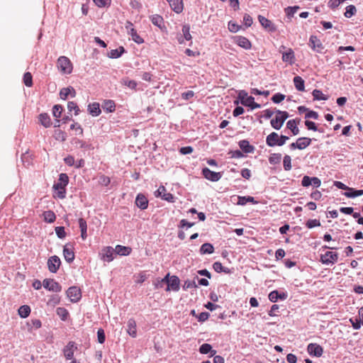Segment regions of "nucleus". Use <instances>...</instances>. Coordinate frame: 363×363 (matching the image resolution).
Instances as JSON below:
<instances>
[{
    "label": "nucleus",
    "mask_w": 363,
    "mask_h": 363,
    "mask_svg": "<svg viewBox=\"0 0 363 363\" xmlns=\"http://www.w3.org/2000/svg\"><path fill=\"white\" fill-rule=\"evenodd\" d=\"M69 177L65 174L62 173L59 176L58 182L53 185V188L57 191V196L58 198L63 199L66 196L65 187L68 184Z\"/></svg>",
    "instance_id": "obj_1"
},
{
    "label": "nucleus",
    "mask_w": 363,
    "mask_h": 363,
    "mask_svg": "<svg viewBox=\"0 0 363 363\" xmlns=\"http://www.w3.org/2000/svg\"><path fill=\"white\" fill-rule=\"evenodd\" d=\"M238 97L241 101V104L245 106H249L252 109L260 108V104L255 102L254 97L248 96L245 91H240Z\"/></svg>",
    "instance_id": "obj_2"
},
{
    "label": "nucleus",
    "mask_w": 363,
    "mask_h": 363,
    "mask_svg": "<svg viewBox=\"0 0 363 363\" xmlns=\"http://www.w3.org/2000/svg\"><path fill=\"white\" fill-rule=\"evenodd\" d=\"M57 65V68L63 74H70L73 69L71 61L65 56H61L58 58Z\"/></svg>",
    "instance_id": "obj_3"
},
{
    "label": "nucleus",
    "mask_w": 363,
    "mask_h": 363,
    "mask_svg": "<svg viewBox=\"0 0 363 363\" xmlns=\"http://www.w3.org/2000/svg\"><path fill=\"white\" fill-rule=\"evenodd\" d=\"M125 27L134 42L138 44L144 43V40L138 34L136 30L133 28V24L130 21H127Z\"/></svg>",
    "instance_id": "obj_4"
},
{
    "label": "nucleus",
    "mask_w": 363,
    "mask_h": 363,
    "mask_svg": "<svg viewBox=\"0 0 363 363\" xmlns=\"http://www.w3.org/2000/svg\"><path fill=\"white\" fill-rule=\"evenodd\" d=\"M66 294L70 301L73 303L78 302L82 297L81 289L75 286L69 287Z\"/></svg>",
    "instance_id": "obj_5"
},
{
    "label": "nucleus",
    "mask_w": 363,
    "mask_h": 363,
    "mask_svg": "<svg viewBox=\"0 0 363 363\" xmlns=\"http://www.w3.org/2000/svg\"><path fill=\"white\" fill-rule=\"evenodd\" d=\"M311 138L303 137V138H298L296 142L292 143L289 147H290L291 150H295V149L303 150V149L306 148L307 147H308L311 145Z\"/></svg>",
    "instance_id": "obj_6"
},
{
    "label": "nucleus",
    "mask_w": 363,
    "mask_h": 363,
    "mask_svg": "<svg viewBox=\"0 0 363 363\" xmlns=\"http://www.w3.org/2000/svg\"><path fill=\"white\" fill-rule=\"evenodd\" d=\"M43 287L50 291L60 292L62 291L61 285L54 279H45L43 282Z\"/></svg>",
    "instance_id": "obj_7"
},
{
    "label": "nucleus",
    "mask_w": 363,
    "mask_h": 363,
    "mask_svg": "<svg viewBox=\"0 0 363 363\" xmlns=\"http://www.w3.org/2000/svg\"><path fill=\"white\" fill-rule=\"evenodd\" d=\"M284 49V46H281L279 49V52L282 54V61L289 65H293L295 62V54L294 50L291 48H288L286 51L282 52L281 49Z\"/></svg>",
    "instance_id": "obj_8"
},
{
    "label": "nucleus",
    "mask_w": 363,
    "mask_h": 363,
    "mask_svg": "<svg viewBox=\"0 0 363 363\" xmlns=\"http://www.w3.org/2000/svg\"><path fill=\"white\" fill-rule=\"evenodd\" d=\"M337 253L331 251H328L320 256V262L325 264H334L337 261Z\"/></svg>",
    "instance_id": "obj_9"
},
{
    "label": "nucleus",
    "mask_w": 363,
    "mask_h": 363,
    "mask_svg": "<svg viewBox=\"0 0 363 363\" xmlns=\"http://www.w3.org/2000/svg\"><path fill=\"white\" fill-rule=\"evenodd\" d=\"M77 350L76 343L70 341L63 349V354L66 359H72L74 358V353Z\"/></svg>",
    "instance_id": "obj_10"
},
{
    "label": "nucleus",
    "mask_w": 363,
    "mask_h": 363,
    "mask_svg": "<svg viewBox=\"0 0 363 363\" xmlns=\"http://www.w3.org/2000/svg\"><path fill=\"white\" fill-rule=\"evenodd\" d=\"M60 264V259L56 255L50 257L48 260V267L49 271L52 273H56Z\"/></svg>",
    "instance_id": "obj_11"
},
{
    "label": "nucleus",
    "mask_w": 363,
    "mask_h": 363,
    "mask_svg": "<svg viewBox=\"0 0 363 363\" xmlns=\"http://www.w3.org/2000/svg\"><path fill=\"white\" fill-rule=\"evenodd\" d=\"M202 174L206 179H208L211 182H217L222 177L220 172H213L208 167H205L202 169Z\"/></svg>",
    "instance_id": "obj_12"
},
{
    "label": "nucleus",
    "mask_w": 363,
    "mask_h": 363,
    "mask_svg": "<svg viewBox=\"0 0 363 363\" xmlns=\"http://www.w3.org/2000/svg\"><path fill=\"white\" fill-rule=\"evenodd\" d=\"M114 250L112 247H105L100 253L101 259L104 262H110L113 259Z\"/></svg>",
    "instance_id": "obj_13"
},
{
    "label": "nucleus",
    "mask_w": 363,
    "mask_h": 363,
    "mask_svg": "<svg viewBox=\"0 0 363 363\" xmlns=\"http://www.w3.org/2000/svg\"><path fill=\"white\" fill-rule=\"evenodd\" d=\"M63 255L65 260L71 263L74 259V252L73 245L71 244H66L63 249Z\"/></svg>",
    "instance_id": "obj_14"
},
{
    "label": "nucleus",
    "mask_w": 363,
    "mask_h": 363,
    "mask_svg": "<svg viewBox=\"0 0 363 363\" xmlns=\"http://www.w3.org/2000/svg\"><path fill=\"white\" fill-rule=\"evenodd\" d=\"M307 350L311 355H313L318 357L322 356L323 352V347L316 343H310L308 345Z\"/></svg>",
    "instance_id": "obj_15"
},
{
    "label": "nucleus",
    "mask_w": 363,
    "mask_h": 363,
    "mask_svg": "<svg viewBox=\"0 0 363 363\" xmlns=\"http://www.w3.org/2000/svg\"><path fill=\"white\" fill-rule=\"evenodd\" d=\"M179 284L180 281L178 277L173 275L169 278L166 291H169L172 290L178 291L179 290Z\"/></svg>",
    "instance_id": "obj_16"
},
{
    "label": "nucleus",
    "mask_w": 363,
    "mask_h": 363,
    "mask_svg": "<svg viewBox=\"0 0 363 363\" xmlns=\"http://www.w3.org/2000/svg\"><path fill=\"white\" fill-rule=\"evenodd\" d=\"M234 42L240 47L250 50L252 47L250 41L245 37L243 36H235L234 38Z\"/></svg>",
    "instance_id": "obj_17"
},
{
    "label": "nucleus",
    "mask_w": 363,
    "mask_h": 363,
    "mask_svg": "<svg viewBox=\"0 0 363 363\" xmlns=\"http://www.w3.org/2000/svg\"><path fill=\"white\" fill-rule=\"evenodd\" d=\"M309 45L313 50H316L317 52H321L323 49V46L320 40L315 35L311 36L309 39Z\"/></svg>",
    "instance_id": "obj_18"
},
{
    "label": "nucleus",
    "mask_w": 363,
    "mask_h": 363,
    "mask_svg": "<svg viewBox=\"0 0 363 363\" xmlns=\"http://www.w3.org/2000/svg\"><path fill=\"white\" fill-rule=\"evenodd\" d=\"M135 204L140 209L145 210L148 206V200L145 195L139 194L135 199Z\"/></svg>",
    "instance_id": "obj_19"
},
{
    "label": "nucleus",
    "mask_w": 363,
    "mask_h": 363,
    "mask_svg": "<svg viewBox=\"0 0 363 363\" xmlns=\"http://www.w3.org/2000/svg\"><path fill=\"white\" fill-rule=\"evenodd\" d=\"M300 119H292L288 121L286 123V127L289 128L294 135H296L299 133V129L298 128V124L300 123Z\"/></svg>",
    "instance_id": "obj_20"
},
{
    "label": "nucleus",
    "mask_w": 363,
    "mask_h": 363,
    "mask_svg": "<svg viewBox=\"0 0 363 363\" xmlns=\"http://www.w3.org/2000/svg\"><path fill=\"white\" fill-rule=\"evenodd\" d=\"M266 143L269 147L278 146L279 143V135L275 132H272L269 134L266 138Z\"/></svg>",
    "instance_id": "obj_21"
},
{
    "label": "nucleus",
    "mask_w": 363,
    "mask_h": 363,
    "mask_svg": "<svg viewBox=\"0 0 363 363\" xmlns=\"http://www.w3.org/2000/svg\"><path fill=\"white\" fill-rule=\"evenodd\" d=\"M127 333L132 337H135L137 336V325H136V322L133 318H130L128 321Z\"/></svg>",
    "instance_id": "obj_22"
},
{
    "label": "nucleus",
    "mask_w": 363,
    "mask_h": 363,
    "mask_svg": "<svg viewBox=\"0 0 363 363\" xmlns=\"http://www.w3.org/2000/svg\"><path fill=\"white\" fill-rule=\"evenodd\" d=\"M258 20L264 28L269 31H275L276 28L271 21L261 15L258 16Z\"/></svg>",
    "instance_id": "obj_23"
},
{
    "label": "nucleus",
    "mask_w": 363,
    "mask_h": 363,
    "mask_svg": "<svg viewBox=\"0 0 363 363\" xmlns=\"http://www.w3.org/2000/svg\"><path fill=\"white\" fill-rule=\"evenodd\" d=\"M174 11L180 13L184 9L182 0H167Z\"/></svg>",
    "instance_id": "obj_24"
},
{
    "label": "nucleus",
    "mask_w": 363,
    "mask_h": 363,
    "mask_svg": "<svg viewBox=\"0 0 363 363\" xmlns=\"http://www.w3.org/2000/svg\"><path fill=\"white\" fill-rule=\"evenodd\" d=\"M69 95H71L72 97L75 96L76 91L74 88L69 86L67 88H63L60 90V96L62 99L65 100Z\"/></svg>",
    "instance_id": "obj_25"
},
{
    "label": "nucleus",
    "mask_w": 363,
    "mask_h": 363,
    "mask_svg": "<svg viewBox=\"0 0 363 363\" xmlns=\"http://www.w3.org/2000/svg\"><path fill=\"white\" fill-rule=\"evenodd\" d=\"M79 225L81 230V237L82 240H86L87 238V224L86 221L84 218H79Z\"/></svg>",
    "instance_id": "obj_26"
},
{
    "label": "nucleus",
    "mask_w": 363,
    "mask_h": 363,
    "mask_svg": "<svg viewBox=\"0 0 363 363\" xmlns=\"http://www.w3.org/2000/svg\"><path fill=\"white\" fill-rule=\"evenodd\" d=\"M39 121L45 128H49L52 125L51 119L48 113L40 114Z\"/></svg>",
    "instance_id": "obj_27"
},
{
    "label": "nucleus",
    "mask_w": 363,
    "mask_h": 363,
    "mask_svg": "<svg viewBox=\"0 0 363 363\" xmlns=\"http://www.w3.org/2000/svg\"><path fill=\"white\" fill-rule=\"evenodd\" d=\"M239 146L246 153H251L254 151V147L246 140H240Z\"/></svg>",
    "instance_id": "obj_28"
},
{
    "label": "nucleus",
    "mask_w": 363,
    "mask_h": 363,
    "mask_svg": "<svg viewBox=\"0 0 363 363\" xmlns=\"http://www.w3.org/2000/svg\"><path fill=\"white\" fill-rule=\"evenodd\" d=\"M88 111L91 115L93 116H97L101 113V109L99 104L98 103H93L91 104H89L88 106Z\"/></svg>",
    "instance_id": "obj_29"
},
{
    "label": "nucleus",
    "mask_w": 363,
    "mask_h": 363,
    "mask_svg": "<svg viewBox=\"0 0 363 363\" xmlns=\"http://www.w3.org/2000/svg\"><path fill=\"white\" fill-rule=\"evenodd\" d=\"M199 352L201 354H208V352H211V357L214 356L216 354V351L212 350L211 345L208 343H204L201 345L199 347Z\"/></svg>",
    "instance_id": "obj_30"
},
{
    "label": "nucleus",
    "mask_w": 363,
    "mask_h": 363,
    "mask_svg": "<svg viewBox=\"0 0 363 363\" xmlns=\"http://www.w3.org/2000/svg\"><path fill=\"white\" fill-rule=\"evenodd\" d=\"M102 108L104 111L108 113H112L115 111L116 105L113 101L112 100H106L102 104Z\"/></svg>",
    "instance_id": "obj_31"
},
{
    "label": "nucleus",
    "mask_w": 363,
    "mask_h": 363,
    "mask_svg": "<svg viewBox=\"0 0 363 363\" xmlns=\"http://www.w3.org/2000/svg\"><path fill=\"white\" fill-rule=\"evenodd\" d=\"M116 253L120 255L125 256L130 254L132 250L129 247L122 246V245H116Z\"/></svg>",
    "instance_id": "obj_32"
},
{
    "label": "nucleus",
    "mask_w": 363,
    "mask_h": 363,
    "mask_svg": "<svg viewBox=\"0 0 363 363\" xmlns=\"http://www.w3.org/2000/svg\"><path fill=\"white\" fill-rule=\"evenodd\" d=\"M125 49L123 46H120L117 49L111 50L108 54V57L110 58H118L120 57L123 53H124Z\"/></svg>",
    "instance_id": "obj_33"
},
{
    "label": "nucleus",
    "mask_w": 363,
    "mask_h": 363,
    "mask_svg": "<svg viewBox=\"0 0 363 363\" xmlns=\"http://www.w3.org/2000/svg\"><path fill=\"white\" fill-rule=\"evenodd\" d=\"M18 313L23 318L28 317L30 313V306L28 305L21 306L18 310Z\"/></svg>",
    "instance_id": "obj_34"
},
{
    "label": "nucleus",
    "mask_w": 363,
    "mask_h": 363,
    "mask_svg": "<svg viewBox=\"0 0 363 363\" xmlns=\"http://www.w3.org/2000/svg\"><path fill=\"white\" fill-rule=\"evenodd\" d=\"M214 252L213 246L208 242L204 243L200 248V253L201 255L212 254Z\"/></svg>",
    "instance_id": "obj_35"
},
{
    "label": "nucleus",
    "mask_w": 363,
    "mask_h": 363,
    "mask_svg": "<svg viewBox=\"0 0 363 363\" xmlns=\"http://www.w3.org/2000/svg\"><path fill=\"white\" fill-rule=\"evenodd\" d=\"M294 84L296 89L300 91H303L305 89L304 80L299 76H296L294 78Z\"/></svg>",
    "instance_id": "obj_36"
},
{
    "label": "nucleus",
    "mask_w": 363,
    "mask_h": 363,
    "mask_svg": "<svg viewBox=\"0 0 363 363\" xmlns=\"http://www.w3.org/2000/svg\"><path fill=\"white\" fill-rule=\"evenodd\" d=\"M348 191H346L344 195L348 198H354L356 196H359L363 195V190H354L352 188H350L347 189Z\"/></svg>",
    "instance_id": "obj_37"
},
{
    "label": "nucleus",
    "mask_w": 363,
    "mask_h": 363,
    "mask_svg": "<svg viewBox=\"0 0 363 363\" xmlns=\"http://www.w3.org/2000/svg\"><path fill=\"white\" fill-rule=\"evenodd\" d=\"M43 216L44 220L47 223H53L56 219V216L52 211H45Z\"/></svg>",
    "instance_id": "obj_38"
},
{
    "label": "nucleus",
    "mask_w": 363,
    "mask_h": 363,
    "mask_svg": "<svg viewBox=\"0 0 363 363\" xmlns=\"http://www.w3.org/2000/svg\"><path fill=\"white\" fill-rule=\"evenodd\" d=\"M28 330L32 331L33 329H39L42 326V323L39 319H32L30 322L27 323Z\"/></svg>",
    "instance_id": "obj_39"
},
{
    "label": "nucleus",
    "mask_w": 363,
    "mask_h": 363,
    "mask_svg": "<svg viewBox=\"0 0 363 363\" xmlns=\"http://www.w3.org/2000/svg\"><path fill=\"white\" fill-rule=\"evenodd\" d=\"M271 125L273 128L276 130H279L282 127L284 124V121H282L278 116L277 114L276 117L271 120L270 121Z\"/></svg>",
    "instance_id": "obj_40"
},
{
    "label": "nucleus",
    "mask_w": 363,
    "mask_h": 363,
    "mask_svg": "<svg viewBox=\"0 0 363 363\" xmlns=\"http://www.w3.org/2000/svg\"><path fill=\"white\" fill-rule=\"evenodd\" d=\"M281 160V155L280 153H272L269 157V162L271 164H279Z\"/></svg>",
    "instance_id": "obj_41"
},
{
    "label": "nucleus",
    "mask_w": 363,
    "mask_h": 363,
    "mask_svg": "<svg viewBox=\"0 0 363 363\" xmlns=\"http://www.w3.org/2000/svg\"><path fill=\"white\" fill-rule=\"evenodd\" d=\"M151 22L155 25L158 26L159 28H161L162 26L164 24V20L162 17L160 15H153L150 18Z\"/></svg>",
    "instance_id": "obj_42"
},
{
    "label": "nucleus",
    "mask_w": 363,
    "mask_h": 363,
    "mask_svg": "<svg viewBox=\"0 0 363 363\" xmlns=\"http://www.w3.org/2000/svg\"><path fill=\"white\" fill-rule=\"evenodd\" d=\"M247 202H250V203H257V201H255V199L252 196H239L238 197V205L244 206Z\"/></svg>",
    "instance_id": "obj_43"
},
{
    "label": "nucleus",
    "mask_w": 363,
    "mask_h": 363,
    "mask_svg": "<svg viewBox=\"0 0 363 363\" xmlns=\"http://www.w3.org/2000/svg\"><path fill=\"white\" fill-rule=\"evenodd\" d=\"M56 313L57 314V315L62 320H66L68 315H69V312L65 308H62V307H59L56 309Z\"/></svg>",
    "instance_id": "obj_44"
},
{
    "label": "nucleus",
    "mask_w": 363,
    "mask_h": 363,
    "mask_svg": "<svg viewBox=\"0 0 363 363\" xmlns=\"http://www.w3.org/2000/svg\"><path fill=\"white\" fill-rule=\"evenodd\" d=\"M314 100H327L328 97L320 90L314 89L312 92Z\"/></svg>",
    "instance_id": "obj_45"
},
{
    "label": "nucleus",
    "mask_w": 363,
    "mask_h": 363,
    "mask_svg": "<svg viewBox=\"0 0 363 363\" xmlns=\"http://www.w3.org/2000/svg\"><path fill=\"white\" fill-rule=\"evenodd\" d=\"M283 166H284V169L286 170V171H289L291 169V158L289 155H286L284 157V160H283Z\"/></svg>",
    "instance_id": "obj_46"
},
{
    "label": "nucleus",
    "mask_w": 363,
    "mask_h": 363,
    "mask_svg": "<svg viewBox=\"0 0 363 363\" xmlns=\"http://www.w3.org/2000/svg\"><path fill=\"white\" fill-rule=\"evenodd\" d=\"M357 12V9L354 5H350L346 7V11L344 13L346 18H350Z\"/></svg>",
    "instance_id": "obj_47"
},
{
    "label": "nucleus",
    "mask_w": 363,
    "mask_h": 363,
    "mask_svg": "<svg viewBox=\"0 0 363 363\" xmlns=\"http://www.w3.org/2000/svg\"><path fill=\"white\" fill-rule=\"evenodd\" d=\"M23 83L28 87L33 86V77L30 72H26L23 75Z\"/></svg>",
    "instance_id": "obj_48"
},
{
    "label": "nucleus",
    "mask_w": 363,
    "mask_h": 363,
    "mask_svg": "<svg viewBox=\"0 0 363 363\" xmlns=\"http://www.w3.org/2000/svg\"><path fill=\"white\" fill-rule=\"evenodd\" d=\"M183 37L186 40H191V35L190 33V26L189 25H184L182 27Z\"/></svg>",
    "instance_id": "obj_49"
},
{
    "label": "nucleus",
    "mask_w": 363,
    "mask_h": 363,
    "mask_svg": "<svg viewBox=\"0 0 363 363\" xmlns=\"http://www.w3.org/2000/svg\"><path fill=\"white\" fill-rule=\"evenodd\" d=\"M63 108L61 105H55L52 108V115L56 118H59L61 117L62 112Z\"/></svg>",
    "instance_id": "obj_50"
},
{
    "label": "nucleus",
    "mask_w": 363,
    "mask_h": 363,
    "mask_svg": "<svg viewBox=\"0 0 363 363\" xmlns=\"http://www.w3.org/2000/svg\"><path fill=\"white\" fill-rule=\"evenodd\" d=\"M67 108L69 111H74V115L77 116L79 113V108L77 104L74 101H69L67 104Z\"/></svg>",
    "instance_id": "obj_51"
},
{
    "label": "nucleus",
    "mask_w": 363,
    "mask_h": 363,
    "mask_svg": "<svg viewBox=\"0 0 363 363\" xmlns=\"http://www.w3.org/2000/svg\"><path fill=\"white\" fill-rule=\"evenodd\" d=\"M306 225L308 228H313L314 227L320 226V222L317 219H310L306 222Z\"/></svg>",
    "instance_id": "obj_52"
},
{
    "label": "nucleus",
    "mask_w": 363,
    "mask_h": 363,
    "mask_svg": "<svg viewBox=\"0 0 363 363\" xmlns=\"http://www.w3.org/2000/svg\"><path fill=\"white\" fill-rule=\"evenodd\" d=\"M70 128L72 130H75L77 132V134H78L79 135H83V134H84L83 128H82L81 125H79L78 123H72L70 125Z\"/></svg>",
    "instance_id": "obj_53"
},
{
    "label": "nucleus",
    "mask_w": 363,
    "mask_h": 363,
    "mask_svg": "<svg viewBox=\"0 0 363 363\" xmlns=\"http://www.w3.org/2000/svg\"><path fill=\"white\" fill-rule=\"evenodd\" d=\"M284 99H285V95L280 94V93L275 94L272 97V101L275 104H279V103L281 102L282 101L284 100Z\"/></svg>",
    "instance_id": "obj_54"
},
{
    "label": "nucleus",
    "mask_w": 363,
    "mask_h": 363,
    "mask_svg": "<svg viewBox=\"0 0 363 363\" xmlns=\"http://www.w3.org/2000/svg\"><path fill=\"white\" fill-rule=\"evenodd\" d=\"M55 233L58 238L62 239L66 236V233L65 230V228L62 226H58L55 228Z\"/></svg>",
    "instance_id": "obj_55"
},
{
    "label": "nucleus",
    "mask_w": 363,
    "mask_h": 363,
    "mask_svg": "<svg viewBox=\"0 0 363 363\" xmlns=\"http://www.w3.org/2000/svg\"><path fill=\"white\" fill-rule=\"evenodd\" d=\"M197 285L194 281L186 280L184 281L183 285L184 290H188L189 289L196 288Z\"/></svg>",
    "instance_id": "obj_56"
},
{
    "label": "nucleus",
    "mask_w": 363,
    "mask_h": 363,
    "mask_svg": "<svg viewBox=\"0 0 363 363\" xmlns=\"http://www.w3.org/2000/svg\"><path fill=\"white\" fill-rule=\"evenodd\" d=\"M123 84L132 89H135L137 86V82L134 80L123 79Z\"/></svg>",
    "instance_id": "obj_57"
},
{
    "label": "nucleus",
    "mask_w": 363,
    "mask_h": 363,
    "mask_svg": "<svg viewBox=\"0 0 363 363\" xmlns=\"http://www.w3.org/2000/svg\"><path fill=\"white\" fill-rule=\"evenodd\" d=\"M240 28V26H238L237 23L230 21L228 23V29L232 33H236L238 32Z\"/></svg>",
    "instance_id": "obj_58"
},
{
    "label": "nucleus",
    "mask_w": 363,
    "mask_h": 363,
    "mask_svg": "<svg viewBox=\"0 0 363 363\" xmlns=\"http://www.w3.org/2000/svg\"><path fill=\"white\" fill-rule=\"evenodd\" d=\"M97 337L99 343L102 344L104 342L106 337L103 329H99L97 332Z\"/></svg>",
    "instance_id": "obj_59"
},
{
    "label": "nucleus",
    "mask_w": 363,
    "mask_h": 363,
    "mask_svg": "<svg viewBox=\"0 0 363 363\" xmlns=\"http://www.w3.org/2000/svg\"><path fill=\"white\" fill-rule=\"evenodd\" d=\"M243 21L247 27L251 26L253 23L252 18L247 13L244 15Z\"/></svg>",
    "instance_id": "obj_60"
},
{
    "label": "nucleus",
    "mask_w": 363,
    "mask_h": 363,
    "mask_svg": "<svg viewBox=\"0 0 363 363\" xmlns=\"http://www.w3.org/2000/svg\"><path fill=\"white\" fill-rule=\"evenodd\" d=\"M278 296H279V292L275 290V291L270 292L268 297H269V299L270 301L277 302V300L279 299Z\"/></svg>",
    "instance_id": "obj_61"
},
{
    "label": "nucleus",
    "mask_w": 363,
    "mask_h": 363,
    "mask_svg": "<svg viewBox=\"0 0 363 363\" xmlns=\"http://www.w3.org/2000/svg\"><path fill=\"white\" fill-rule=\"evenodd\" d=\"M101 184L107 186L111 183V179L105 175H101L99 179Z\"/></svg>",
    "instance_id": "obj_62"
},
{
    "label": "nucleus",
    "mask_w": 363,
    "mask_h": 363,
    "mask_svg": "<svg viewBox=\"0 0 363 363\" xmlns=\"http://www.w3.org/2000/svg\"><path fill=\"white\" fill-rule=\"evenodd\" d=\"M277 116L282 121H285L289 117V113L286 111H277Z\"/></svg>",
    "instance_id": "obj_63"
},
{
    "label": "nucleus",
    "mask_w": 363,
    "mask_h": 363,
    "mask_svg": "<svg viewBox=\"0 0 363 363\" xmlns=\"http://www.w3.org/2000/svg\"><path fill=\"white\" fill-rule=\"evenodd\" d=\"M194 149L191 146L183 147L180 149L179 152L182 155L191 154Z\"/></svg>",
    "instance_id": "obj_64"
}]
</instances>
